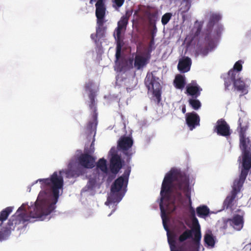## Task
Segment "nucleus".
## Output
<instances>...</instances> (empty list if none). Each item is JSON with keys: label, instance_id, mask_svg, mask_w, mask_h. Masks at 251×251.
Instances as JSON below:
<instances>
[{"label": "nucleus", "instance_id": "obj_43", "mask_svg": "<svg viewBox=\"0 0 251 251\" xmlns=\"http://www.w3.org/2000/svg\"><path fill=\"white\" fill-rule=\"evenodd\" d=\"M176 195H177L179 198H181V197H182V194H181V192H177L176 193Z\"/></svg>", "mask_w": 251, "mask_h": 251}, {"label": "nucleus", "instance_id": "obj_41", "mask_svg": "<svg viewBox=\"0 0 251 251\" xmlns=\"http://www.w3.org/2000/svg\"><path fill=\"white\" fill-rule=\"evenodd\" d=\"M66 174L68 175V176L70 175L71 177L74 176L73 173L71 171H67L66 172Z\"/></svg>", "mask_w": 251, "mask_h": 251}, {"label": "nucleus", "instance_id": "obj_3", "mask_svg": "<svg viewBox=\"0 0 251 251\" xmlns=\"http://www.w3.org/2000/svg\"><path fill=\"white\" fill-rule=\"evenodd\" d=\"M221 19V17L218 14L213 13L211 14L206 28V35L204 41L207 42V44L204 49L201 46L199 47L197 49V51L198 53L206 55L208 53L209 49H212L214 48V40L211 37V32L215 24L218 23Z\"/></svg>", "mask_w": 251, "mask_h": 251}, {"label": "nucleus", "instance_id": "obj_33", "mask_svg": "<svg viewBox=\"0 0 251 251\" xmlns=\"http://www.w3.org/2000/svg\"><path fill=\"white\" fill-rule=\"evenodd\" d=\"M172 14L171 13H167L162 17L161 22L163 25H166L171 18Z\"/></svg>", "mask_w": 251, "mask_h": 251}, {"label": "nucleus", "instance_id": "obj_34", "mask_svg": "<svg viewBox=\"0 0 251 251\" xmlns=\"http://www.w3.org/2000/svg\"><path fill=\"white\" fill-rule=\"evenodd\" d=\"M121 46L119 43H117V47H116V58L117 60L119 59L121 56Z\"/></svg>", "mask_w": 251, "mask_h": 251}, {"label": "nucleus", "instance_id": "obj_23", "mask_svg": "<svg viewBox=\"0 0 251 251\" xmlns=\"http://www.w3.org/2000/svg\"><path fill=\"white\" fill-rule=\"evenodd\" d=\"M97 125V113H94L93 115V120L89 122L87 126V131L90 134H92L94 132L96 133Z\"/></svg>", "mask_w": 251, "mask_h": 251}, {"label": "nucleus", "instance_id": "obj_42", "mask_svg": "<svg viewBox=\"0 0 251 251\" xmlns=\"http://www.w3.org/2000/svg\"><path fill=\"white\" fill-rule=\"evenodd\" d=\"M90 148L92 149V152H94V141L92 142V143L91 144Z\"/></svg>", "mask_w": 251, "mask_h": 251}, {"label": "nucleus", "instance_id": "obj_32", "mask_svg": "<svg viewBox=\"0 0 251 251\" xmlns=\"http://www.w3.org/2000/svg\"><path fill=\"white\" fill-rule=\"evenodd\" d=\"M242 69V61L239 60L237 61L234 66L233 68L232 69H231L230 71H234L237 73L239 75V72L241 71Z\"/></svg>", "mask_w": 251, "mask_h": 251}, {"label": "nucleus", "instance_id": "obj_7", "mask_svg": "<svg viewBox=\"0 0 251 251\" xmlns=\"http://www.w3.org/2000/svg\"><path fill=\"white\" fill-rule=\"evenodd\" d=\"M238 161L241 164V172L239 178L235 180L244 184L251 169V152L242 153L241 156L239 157Z\"/></svg>", "mask_w": 251, "mask_h": 251}, {"label": "nucleus", "instance_id": "obj_36", "mask_svg": "<svg viewBox=\"0 0 251 251\" xmlns=\"http://www.w3.org/2000/svg\"><path fill=\"white\" fill-rule=\"evenodd\" d=\"M125 2V0H114L113 6L116 8L121 7Z\"/></svg>", "mask_w": 251, "mask_h": 251}, {"label": "nucleus", "instance_id": "obj_20", "mask_svg": "<svg viewBox=\"0 0 251 251\" xmlns=\"http://www.w3.org/2000/svg\"><path fill=\"white\" fill-rule=\"evenodd\" d=\"M248 127L249 122L248 119L245 116L240 117L238 120V126L237 127L239 135L246 134Z\"/></svg>", "mask_w": 251, "mask_h": 251}, {"label": "nucleus", "instance_id": "obj_45", "mask_svg": "<svg viewBox=\"0 0 251 251\" xmlns=\"http://www.w3.org/2000/svg\"><path fill=\"white\" fill-rule=\"evenodd\" d=\"M201 26H199V27L197 29V32H200V31L201 30Z\"/></svg>", "mask_w": 251, "mask_h": 251}, {"label": "nucleus", "instance_id": "obj_17", "mask_svg": "<svg viewBox=\"0 0 251 251\" xmlns=\"http://www.w3.org/2000/svg\"><path fill=\"white\" fill-rule=\"evenodd\" d=\"M129 16L127 14L125 16H122L120 21L118 22V26L115 31V37L117 40H119L121 37L122 30L126 29L128 24Z\"/></svg>", "mask_w": 251, "mask_h": 251}, {"label": "nucleus", "instance_id": "obj_4", "mask_svg": "<svg viewBox=\"0 0 251 251\" xmlns=\"http://www.w3.org/2000/svg\"><path fill=\"white\" fill-rule=\"evenodd\" d=\"M130 173V169L128 168L126 170L124 174L118 177L113 182L111 186V195L110 199L113 202L120 201L123 196L118 198H115V196L118 195V193L123 188H126L127 185L128 178Z\"/></svg>", "mask_w": 251, "mask_h": 251}, {"label": "nucleus", "instance_id": "obj_16", "mask_svg": "<svg viewBox=\"0 0 251 251\" xmlns=\"http://www.w3.org/2000/svg\"><path fill=\"white\" fill-rule=\"evenodd\" d=\"M95 158L88 153H83L78 158L79 164L85 168H92L94 167Z\"/></svg>", "mask_w": 251, "mask_h": 251}, {"label": "nucleus", "instance_id": "obj_12", "mask_svg": "<svg viewBox=\"0 0 251 251\" xmlns=\"http://www.w3.org/2000/svg\"><path fill=\"white\" fill-rule=\"evenodd\" d=\"M106 10L96 9L95 15L97 18V25L96 36L101 38L104 35L105 28L103 25L106 21L104 20L106 16Z\"/></svg>", "mask_w": 251, "mask_h": 251}, {"label": "nucleus", "instance_id": "obj_35", "mask_svg": "<svg viewBox=\"0 0 251 251\" xmlns=\"http://www.w3.org/2000/svg\"><path fill=\"white\" fill-rule=\"evenodd\" d=\"M96 184V180L95 178H90L88 182L87 186L89 189H92Z\"/></svg>", "mask_w": 251, "mask_h": 251}, {"label": "nucleus", "instance_id": "obj_1", "mask_svg": "<svg viewBox=\"0 0 251 251\" xmlns=\"http://www.w3.org/2000/svg\"><path fill=\"white\" fill-rule=\"evenodd\" d=\"M63 172L64 171H60L58 175L57 172H55L50 178L37 180L36 182H41L43 190L40 192L34 206H29L27 210L24 204L19 208L17 213H19L20 211H24V213L12 216L5 226L0 228V241L6 240L17 226L29 221L31 218L43 220L54 210L59 198V190L63 185L62 176Z\"/></svg>", "mask_w": 251, "mask_h": 251}, {"label": "nucleus", "instance_id": "obj_26", "mask_svg": "<svg viewBox=\"0 0 251 251\" xmlns=\"http://www.w3.org/2000/svg\"><path fill=\"white\" fill-rule=\"evenodd\" d=\"M197 214L200 218H205L209 214V209L206 205H202L196 208Z\"/></svg>", "mask_w": 251, "mask_h": 251}, {"label": "nucleus", "instance_id": "obj_28", "mask_svg": "<svg viewBox=\"0 0 251 251\" xmlns=\"http://www.w3.org/2000/svg\"><path fill=\"white\" fill-rule=\"evenodd\" d=\"M97 167L100 169L102 172L105 174H107L108 173L106 161L103 158L99 159L97 164Z\"/></svg>", "mask_w": 251, "mask_h": 251}, {"label": "nucleus", "instance_id": "obj_6", "mask_svg": "<svg viewBox=\"0 0 251 251\" xmlns=\"http://www.w3.org/2000/svg\"><path fill=\"white\" fill-rule=\"evenodd\" d=\"M145 84L148 91L152 93L159 103L161 100V90L159 78L154 76L152 73H148L145 79Z\"/></svg>", "mask_w": 251, "mask_h": 251}, {"label": "nucleus", "instance_id": "obj_15", "mask_svg": "<svg viewBox=\"0 0 251 251\" xmlns=\"http://www.w3.org/2000/svg\"><path fill=\"white\" fill-rule=\"evenodd\" d=\"M186 122L190 130H193L196 126L200 125V118L195 112L187 113L186 114Z\"/></svg>", "mask_w": 251, "mask_h": 251}, {"label": "nucleus", "instance_id": "obj_24", "mask_svg": "<svg viewBox=\"0 0 251 251\" xmlns=\"http://www.w3.org/2000/svg\"><path fill=\"white\" fill-rule=\"evenodd\" d=\"M176 88L179 89H183L186 84L185 77L181 75H177L174 81Z\"/></svg>", "mask_w": 251, "mask_h": 251}, {"label": "nucleus", "instance_id": "obj_47", "mask_svg": "<svg viewBox=\"0 0 251 251\" xmlns=\"http://www.w3.org/2000/svg\"><path fill=\"white\" fill-rule=\"evenodd\" d=\"M249 245L251 246V243H250V244H249ZM250 250H251V248L250 249Z\"/></svg>", "mask_w": 251, "mask_h": 251}, {"label": "nucleus", "instance_id": "obj_10", "mask_svg": "<svg viewBox=\"0 0 251 251\" xmlns=\"http://www.w3.org/2000/svg\"><path fill=\"white\" fill-rule=\"evenodd\" d=\"M190 218L192 222L193 231L194 235V241L196 245L199 247L200 245V241L201 237V227L198 219L196 217L194 208L191 207L190 208Z\"/></svg>", "mask_w": 251, "mask_h": 251}, {"label": "nucleus", "instance_id": "obj_14", "mask_svg": "<svg viewBox=\"0 0 251 251\" xmlns=\"http://www.w3.org/2000/svg\"><path fill=\"white\" fill-rule=\"evenodd\" d=\"M121 157L118 154H113L110 160V170L114 174H117L122 168Z\"/></svg>", "mask_w": 251, "mask_h": 251}, {"label": "nucleus", "instance_id": "obj_25", "mask_svg": "<svg viewBox=\"0 0 251 251\" xmlns=\"http://www.w3.org/2000/svg\"><path fill=\"white\" fill-rule=\"evenodd\" d=\"M12 210L13 208L12 207H7L0 212V221L1 222L0 227H1L3 222L7 219Z\"/></svg>", "mask_w": 251, "mask_h": 251}, {"label": "nucleus", "instance_id": "obj_2", "mask_svg": "<svg viewBox=\"0 0 251 251\" xmlns=\"http://www.w3.org/2000/svg\"><path fill=\"white\" fill-rule=\"evenodd\" d=\"M173 189L182 191L189 200L190 204L192 203L189 178L181 172L177 170H171L166 174L162 182L160 191L161 201L159 203L163 226L167 231L168 242L170 251H198L200 246L198 247L194 241V244L197 248L196 251H194L192 247L185 242L186 240L192 237L193 233H194L193 228L192 229H187L180 235L178 239V244L176 243L175 235H171L169 232V228L164 218L165 216V210L163 205V201L165 196L167 197L168 200L170 199Z\"/></svg>", "mask_w": 251, "mask_h": 251}, {"label": "nucleus", "instance_id": "obj_22", "mask_svg": "<svg viewBox=\"0 0 251 251\" xmlns=\"http://www.w3.org/2000/svg\"><path fill=\"white\" fill-rule=\"evenodd\" d=\"M150 57H145L141 55H136L134 58V67L137 70L143 68L148 63Z\"/></svg>", "mask_w": 251, "mask_h": 251}, {"label": "nucleus", "instance_id": "obj_39", "mask_svg": "<svg viewBox=\"0 0 251 251\" xmlns=\"http://www.w3.org/2000/svg\"><path fill=\"white\" fill-rule=\"evenodd\" d=\"M90 101H95V96L93 93H91L89 95Z\"/></svg>", "mask_w": 251, "mask_h": 251}, {"label": "nucleus", "instance_id": "obj_44", "mask_svg": "<svg viewBox=\"0 0 251 251\" xmlns=\"http://www.w3.org/2000/svg\"><path fill=\"white\" fill-rule=\"evenodd\" d=\"M182 112L183 114L186 112V107L185 106H184L182 108Z\"/></svg>", "mask_w": 251, "mask_h": 251}, {"label": "nucleus", "instance_id": "obj_38", "mask_svg": "<svg viewBox=\"0 0 251 251\" xmlns=\"http://www.w3.org/2000/svg\"><path fill=\"white\" fill-rule=\"evenodd\" d=\"M93 84H94L92 81H89L88 82L86 83L85 85L86 90L91 91Z\"/></svg>", "mask_w": 251, "mask_h": 251}, {"label": "nucleus", "instance_id": "obj_13", "mask_svg": "<svg viewBox=\"0 0 251 251\" xmlns=\"http://www.w3.org/2000/svg\"><path fill=\"white\" fill-rule=\"evenodd\" d=\"M215 131L218 135L222 136H228L231 134L230 131V127L225 120L223 119H219L216 123V126L215 127Z\"/></svg>", "mask_w": 251, "mask_h": 251}, {"label": "nucleus", "instance_id": "obj_37", "mask_svg": "<svg viewBox=\"0 0 251 251\" xmlns=\"http://www.w3.org/2000/svg\"><path fill=\"white\" fill-rule=\"evenodd\" d=\"M89 107L91 109L94 110V113H97L95 101H90V103L89 104Z\"/></svg>", "mask_w": 251, "mask_h": 251}, {"label": "nucleus", "instance_id": "obj_5", "mask_svg": "<svg viewBox=\"0 0 251 251\" xmlns=\"http://www.w3.org/2000/svg\"><path fill=\"white\" fill-rule=\"evenodd\" d=\"M232 83H233L235 89L241 92L240 96L248 93V91L244 81L241 79L239 74L234 71H229L226 77L225 78L226 89H228V87Z\"/></svg>", "mask_w": 251, "mask_h": 251}, {"label": "nucleus", "instance_id": "obj_40", "mask_svg": "<svg viewBox=\"0 0 251 251\" xmlns=\"http://www.w3.org/2000/svg\"><path fill=\"white\" fill-rule=\"evenodd\" d=\"M110 152L111 154V155L112 156L113 154H117L116 153V150L114 147L112 148L110 151Z\"/></svg>", "mask_w": 251, "mask_h": 251}, {"label": "nucleus", "instance_id": "obj_18", "mask_svg": "<svg viewBox=\"0 0 251 251\" xmlns=\"http://www.w3.org/2000/svg\"><path fill=\"white\" fill-rule=\"evenodd\" d=\"M202 88L194 81H193L190 84L186 87L187 94L191 96L193 98L197 99L199 97Z\"/></svg>", "mask_w": 251, "mask_h": 251}, {"label": "nucleus", "instance_id": "obj_21", "mask_svg": "<svg viewBox=\"0 0 251 251\" xmlns=\"http://www.w3.org/2000/svg\"><path fill=\"white\" fill-rule=\"evenodd\" d=\"M191 64V59L188 57H185L179 61L177 65L178 70L182 73L187 72L190 69Z\"/></svg>", "mask_w": 251, "mask_h": 251}, {"label": "nucleus", "instance_id": "obj_29", "mask_svg": "<svg viewBox=\"0 0 251 251\" xmlns=\"http://www.w3.org/2000/svg\"><path fill=\"white\" fill-rule=\"evenodd\" d=\"M204 241L205 243L208 246L213 247L215 245V241L211 234H206L204 235Z\"/></svg>", "mask_w": 251, "mask_h": 251}, {"label": "nucleus", "instance_id": "obj_8", "mask_svg": "<svg viewBox=\"0 0 251 251\" xmlns=\"http://www.w3.org/2000/svg\"><path fill=\"white\" fill-rule=\"evenodd\" d=\"M133 144L132 139L128 136H122L118 141L117 148L126 156V162L129 163L134 153L131 147Z\"/></svg>", "mask_w": 251, "mask_h": 251}, {"label": "nucleus", "instance_id": "obj_30", "mask_svg": "<svg viewBox=\"0 0 251 251\" xmlns=\"http://www.w3.org/2000/svg\"><path fill=\"white\" fill-rule=\"evenodd\" d=\"M182 5L180 8L181 13H185L187 12L191 6V0L183 1Z\"/></svg>", "mask_w": 251, "mask_h": 251}, {"label": "nucleus", "instance_id": "obj_19", "mask_svg": "<svg viewBox=\"0 0 251 251\" xmlns=\"http://www.w3.org/2000/svg\"><path fill=\"white\" fill-rule=\"evenodd\" d=\"M240 148L242 153L251 152V141L249 137H246V134L239 135Z\"/></svg>", "mask_w": 251, "mask_h": 251}, {"label": "nucleus", "instance_id": "obj_9", "mask_svg": "<svg viewBox=\"0 0 251 251\" xmlns=\"http://www.w3.org/2000/svg\"><path fill=\"white\" fill-rule=\"evenodd\" d=\"M243 184L234 180L232 186V190L230 195L227 196L225 200L223 205L226 209H232L233 206V201L238 193L241 191Z\"/></svg>", "mask_w": 251, "mask_h": 251}, {"label": "nucleus", "instance_id": "obj_11", "mask_svg": "<svg viewBox=\"0 0 251 251\" xmlns=\"http://www.w3.org/2000/svg\"><path fill=\"white\" fill-rule=\"evenodd\" d=\"M244 223L243 215L235 214L232 218H227L224 220L223 228L226 229L229 226L235 230L239 231L243 227Z\"/></svg>", "mask_w": 251, "mask_h": 251}, {"label": "nucleus", "instance_id": "obj_31", "mask_svg": "<svg viewBox=\"0 0 251 251\" xmlns=\"http://www.w3.org/2000/svg\"><path fill=\"white\" fill-rule=\"evenodd\" d=\"M189 103L194 110H198L201 107L200 101L196 99L193 98L189 100Z\"/></svg>", "mask_w": 251, "mask_h": 251}, {"label": "nucleus", "instance_id": "obj_48", "mask_svg": "<svg viewBox=\"0 0 251 251\" xmlns=\"http://www.w3.org/2000/svg\"><path fill=\"white\" fill-rule=\"evenodd\" d=\"M91 38H93V34L91 35Z\"/></svg>", "mask_w": 251, "mask_h": 251}, {"label": "nucleus", "instance_id": "obj_46", "mask_svg": "<svg viewBox=\"0 0 251 251\" xmlns=\"http://www.w3.org/2000/svg\"><path fill=\"white\" fill-rule=\"evenodd\" d=\"M153 40H154V36H153V34H152V39L151 40V41L153 42Z\"/></svg>", "mask_w": 251, "mask_h": 251}, {"label": "nucleus", "instance_id": "obj_27", "mask_svg": "<svg viewBox=\"0 0 251 251\" xmlns=\"http://www.w3.org/2000/svg\"><path fill=\"white\" fill-rule=\"evenodd\" d=\"M106 0H90L89 3L92 4L95 2L96 9L106 10Z\"/></svg>", "mask_w": 251, "mask_h": 251}]
</instances>
